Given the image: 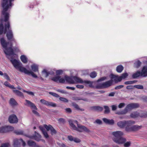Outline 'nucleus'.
<instances>
[{"mask_svg": "<svg viewBox=\"0 0 147 147\" xmlns=\"http://www.w3.org/2000/svg\"><path fill=\"white\" fill-rule=\"evenodd\" d=\"M134 87L138 89H143V86L142 85H135L134 86Z\"/></svg>", "mask_w": 147, "mask_h": 147, "instance_id": "obj_46", "label": "nucleus"}, {"mask_svg": "<svg viewBox=\"0 0 147 147\" xmlns=\"http://www.w3.org/2000/svg\"><path fill=\"white\" fill-rule=\"evenodd\" d=\"M134 123L135 121H134L124 120L118 122L117 123V125L120 128H125V130L126 131L127 128H129V127L131 126Z\"/></svg>", "mask_w": 147, "mask_h": 147, "instance_id": "obj_4", "label": "nucleus"}, {"mask_svg": "<svg viewBox=\"0 0 147 147\" xmlns=\"http://www.w3.org/2000/svg\"><path fill=\"white\" fill-rule=\"evenodd\" d=\"M74 122L77 124L78 126V127H76V128L74 130L81 132H82L84 131H85L87 132H90V130L86 127L78 124L77 121H74Z\"/></svg>", "mask_w": 147, "mask_h": 147, "instance_id": "obj_6", "label": "nucleus"}, {"mask_svg": "<svg viewBox=\"0 0 147 147\" xmlns=\"http://www.w3.org/2000/svg\"><path fill=\"white\" fill-rule=\"evenodd\" d=\"M125 109H126L127 112L128 110H131L133 109V107L131 104L130 103L128 105Z\"/></svg>", "mask_w": 147, "mask_h": 147, "instance_id": "obj_35", "label": "nucleus"}, {"mask_svg": "<svg viewBox=\"0 0 147 147\" xmlns=\"http://www.w3.org/2000/svg\"><path fill=\"white\" fill-rule=\"evenodd\" d=\"M106 77H103L102 78H100L99 79H98L97 80V82H99L100 81H102L104 80L105 79H106Z\"/></svg>", "mask_w": 147, "mask_h": 147, "instance_id": "obj_64", "label": "nucleus"}, {"mask_svg": "<svg viewBox=\"0 0 147 147\" xmlns=\"http://www.w3.org/2000/svg\"><path fill=\"white\" fill-rule=\"evenodd\" d=\"M42 73L45 74V77H47L49 74H53L54 73L52 71L47 72L45 69L43 70L42 71Z\"/></svg>", "mask_w": 147, "mask_h": 147, "instance_id": "obj_28", "label": "nucleus"}, {"mask_svg": "<svg viewBox=\"0 0 147 147\" xmlns=\"http://www.w3.org/2000/svg\"><path fill=\"white\" fill-rule=\"evenodd\" d=\"M42 133L45 137L46 138H49V136L48 134L46 131L43 132Z\"/></svg>", "mask_w": 147, "mask_h": 147, "instance_id": "obj_56", "label": "nucleus"}, {"mask_svg": "<svg viewBox=\"0 0 147 147\" xmlns=\"http://www.w3.org/2000/svg\"><path fill=\"white\" fill-rule=\"evenodd\" d=\"M104 108L105 109V113H108L110 112V110L109 107L107 106H104Z\"/></svg>", "mask_w": 147, "mask_h": 147, "instance_id": "obj_39", "label": "nucleus"}, {"mask_svg": "<svg viewBox=\"0 0 147 147\" xmlns=\"http://www.w3.org/2000/svg\"><path fill=\"white\" fill-rule=\"evenodd\" d=\"M22 143L23 146H24L26 144L22 139H18L17 138L14 139L13 140V145L14 147H19L20 146V142Z\"/></svg>", "mask_w": 147, "mask_h": 147, "instance_id": "obj_7", "label": "nucleus"}, {"mask_svg": "<svg viewBox=\"0 0 147 147\" xmlns=\"http://www.w3.org/2000/svg\"><path fill=\"white\" fill-rule=\"evenodd\" d=\"M130 116L134 118L138 117H139V113L137 111L133 112L131 114Z\"/></svg>", "mask_w": 147, "mask_h": 147, "instance_id": "obj_21", "label": "nucleus"}, {"mask_svg": "<svg viewBox=\"0 0 147 147\" xmlns=\"http://www.w3.org/2000/svg\"><path fill=\"white\" fill-rule=\"evenodd\" d=\"M73 141L77 143H79L80 142V139L77 138H74Z\"/></svg>", "mask_w": 147, "mask_h": 147, "instance_id": "obj_60", "label": "nucleus"}, {"mask_svg": "<svg viewBox=\"0 0 147 147\" xmlns=\"http://www.w3.org/2000/svg\"><path fill=\"white\" fill-rule=\"evenodd\" d=\"M44 127H45L47 131H49L50 130L51 133L52 135L56 134L57 133L56 130L54 128L50 125H48L45 124L44 125Z\"/></svg>", "mask_w": 147, "mask_h": 147, "instance_id": "obj_12", "label": "nucleus"}, {"mask_svg": "<svg viewBox=\"0 0 147 147\" xmlns=\"http://www.w3.org/2000/svg\"><path fill=\"white\" fill-rule=\"evenodd\" d=\"M25 101L26 102V103L24 104L25 105L30 107L32 109L37 110L38 108L34 103H33L30 101L27 100H25Z\"/></svg>", "mask_w": 147, "mask_h": 147, "instance_id": "obj_13", "label": "nucleus"}, {"mask_svg": "<svg viewBox=\"0 0 147 147\" xmlns=\"http://www.w3.org/2000/svg\"><path fill=\"white\" fill-rule=\"evenodd\" d=\"M0 41L2 47L5 49L4 50V52L6 55L7 58L9 59L10 56L14 54L13 49L12 48V43H11L10 47L8 48L7 46L9 42H6L4 38H0Z\"/></svg>", "mask_w": 147, "mask_h": 147, "instance_id": "obj_2", "label": "nucleus"}, {"mask_svg": "<svg viewBox=\"0 0 147 147\" xmlns=\"http://www.w3.org/2000/svg\"><path fill=\"white\" fill-rule=\"evenodd\" d=\"M84 83L89 84V86L90 87H91L92 84V83L91 81L88 80L84 81Z\"/></svg>", "mask_w": 147, "mask_h": 147, "instance_id": "obj_54", "label": "nucleus"}, {"mask_svg": "<svg viewBox=\"0 0 147 147\" xmlns=\"http://www.w3.org/2000/svg\"><path fill=\"white\" fill-rule=\"evenodd\" d=\"M58 121L59 123H64L65 122V119L62 118L59 119Z\"/></svg>", "mask_w": 147, "mask_h": 147, "instance_id": "obj_57", "label": "nucleus"}, {"mask_svg": "<svg viewBox=\"0 0 147 147\" xmlns=\"http://www.w3.org/2000/svg\"><path fill=\"white\" fill-rule=\"evenodd\" d=\"M112 134L113 136V141L116 143L119 144H123L126 141V139L122 137L123 134V133L121 131H114L112 133Z\"/></svg>", "mask_w": 147, "mask_h": 147, "instance_id": "obj_3", "label": "nucleus"}, {"mask_svg": "<svg viewBox=\"0 0 147 147\" xmlns=\"http://www.w3.org/2000/svg\"><path fill=\"white\" fill-rule=\"evenodd\" d=\"M113 80L111 79V80L103 83L104 88H107L111 86L113 84Z\"/></svg>", "mask_w": 147, "mask_h": 147, "instance_id": "obj_15", "label": "nucleus"}, {"mask_svg": "<svg viewBox=\"0 0 147 147\" xmlns=\"http://www.w3.org/2000/svg\"><path fill=\"white\" fill-rule=\"evenodd\" d=\"M65 78L66 81L69 83L73 84H74V81L73 79V76L70 77L68 76H65Z\"/></svg>", "mask_w": 147, "mask_h": 147, "instance_id": "obj_18", "label": "nucleus"}, {"mask_svg": "<svg viewBox=\"0 0 147 147\" xmlns=\"http://www.w3.org/2000/svg\"><path fill=\"white\" fill-rule=\"evenodd\" d=\"M123 67L121 65L118 66L116 68V71L118 73H121L123 70Z\"/></svg>", "mask_w": 147, "mask_h": 147, "instance_id": "obj_30", "label": "nucleus"}, {"mask_svg": "<svg viewBox=\"0 0 147 147\" xmlns=\"http://www.w3.org/2000/svg\"><path fill=\"white\" fill-rule=\"evenodd\" d=\"M20 59L24 63H26L28 61V59L26 56L24 55H22L20 57Z\"/></svg>", "mask_w": 147, "mask_h": 147, "instance_id": "obj_26", "label": "nucleus"}, {"mask_svg": "<svg viewBox=\"0 0 147 147\" xmlns=\"http://www.w3.org/2000/svg\"><path fill=\"white\" fill-rule=\"evenodd\" d=\"M31 68L33 71L34 72H38V66L37 65L34 64L31 65Z\"/></svg>", "mask_w": 147, "mask_h": 147, "instance_id": "obj_24", "label": "nucleus"}, {"mask_svg": "<svg viewBox=\"0 0 147 147\" xmlns=\"http://www.w3.org/2000/svg\"><path fill=\"white\" fill-rule=\"evenodd\" d=\"M124 147H129L131 144V142L130 141L125 142L124 143Z\"/></svg>", "mask_w": 147, "mask_h": 147, "instance_id": "obj_42", "label": "nucleus"}, {"mask_svg": "<svg viewBox=\"0 0 147 147\" xmlns=\"http://www.w3.org/2000/svg\"><path fill=\"white\" fill-rule=\"evenodd\" d=\"M142 127V126L141 125H134L132 126L129 127V128H127L126 131H136L141 129Z\"/></svg>", "mask_w": 147, "mask_h": 147, "instance_id": "obj_8", "label": "nucleus"}, {"mask_svg": "<svg viewBox=\"0 0 147 147\" xmlns=\"http://www.w3.org/2000/svg\"><path fill=\"white\" fill-rule=\"evenodd\" d=\"M49 93L51 95L53 96H55L56 97L58 98L59 97V96L58 94L56 93L50 92H49Z\"/></svg>", "mask_w": 147, "mask_h": 147, "instance_id": "obj_48", "label": "nucleus"}, {"mask_svg": "<svg viewBox=\"0 0 147 147\" xmlns=\"http://www.w3.org/2000/svg\"><path fill=\"white\" fill-rule=\"evenodd\" d=\"M97 76V74L95 71L92 72L90 74V77L92 78H95Z\"/></svg>", "mask_w": 147, "mask_h": 147, "instance_id": "obj_41", "label": "nucleus"}, {"mask_svg": "<svg viewBox=\"0 0 147 147\" xmlns=\"http://www.w3.org/2000/svg\"><path fill=\"white\" fill-rule=\"evenodd\" d=\"M10 104L12 106H15L18 105L17 102L15 100V99L12 98H11L9 100Z\"/></svg>", "mask_w": 147, "mask_h": 147, "instance_id": "obj_23", "label": "nucleus"}, {"mask_svg": "<svg viewBox=\"0 0 147 147\" xmlns=\"http://www.w3.org/2000/svg\"><path fill=\"white\" fill-rule=\"evenodd\" d=\"M112 111H114L116 110L117 109V107L115 105H113L111 106Z\"/></svg>", "mask_w": 147, "mask_h": 147, "instance_id": "obj_63", "label": "nucleus"}, {"mask_svg": "<svg viewBox=\"0 0 147 147\" xmlns=\"http://www.w3.org/2000/svg\"><path fill=\"white\" fill-rule=\"evenodd\" d=\"M15 133L17 135H22L23 134V131L21 130L15 131Z\"/></svg>", "mask_w": 147, "mask_h": 147, "instance_id": "obj_49", "label": "nucleus"}, {"mask_svg": "<svg viewBox=\"0 0 147 147\" xmlns=\"http://www.w3.org/2000/svg\"><path fill=\"white\" fill-rule=\"evenodd\" d=\"M10 61L13 65L14 67L16 69H18L20 71L23 72L25 69L26 68L23 67L22 65L19 61L15 59H13L11 58Z\"/></svg>", "mask_w": 147, "mask_h": 147, "instance_id": "obj_5", "label": "nucleus"}, {"mask_svg": "<svg viewBox=\"0 0 147 147\" xmlns=\"http://www.w3.org/2000/svg\"><path fill=\"white\" fill-rule=\"evenodd\" d=\"M141 76L145 77L147 76V67L146 66H144L140 71Z\"/></svg>", "mask_w": 147, "mask_h": 147, "instance_id": "obj_16", "label": "nucleus"}, {"mask_svg": "<svg viewBox=\"0 0 147 147\" xmlns=\"http://www.w3.org/2000/svg\"><path fill=\"white\" fill-rule=\"evenodd\" d=\"M37 110H36L34 109L32 110V113L36 115L37 116H40L39 113L36 111Z\"/></svg>", "mask_w": 147, "mask_h": 147, "instance_id": "obj_47", "label": "nucleus"}, {"mask_svg": "<svg viewBox=\"0 0 147 147\" xmlns=\"http://www.w3.org/2000/svg\"><path fill=\"white\" fill-rule=\"evenodd\" d=\"M125 104L124 103H121L118 105V107L119 108H121L124 107Z\"/></svg>", "mask_w": 147, "mask_h": 147, "instance_id": "obj_58", "label": "nucleus"}, {"mask_svg": "<svg viewBox=\"0 0 147 147\" xmlns=\"http://www.w3.org/2000/svg\"><path fill=\"white\" fill-rule=\"evenodd\" d=\"M110 78L111 79L113 80V81L114 80L115 83L118 82V76H116L114 75L113 74H111L110 76Z\"/></svg>", "mask_w": 147, "mask_h": 147, "instance_id": "obj_25", "label": "nucleus"}, {"mask_svg": "<svg viewBox=\"0 0 147 147\" xmlns=\"http://www.w3.org/2000/svg\"><path fill=\"white\" fill-rule=\"evenodd\" d=\"M103 121L106 124L110 125H113L114 123V121L112 119H109L107 118H104L102 119Z\"/></svg>", "mask_w": 147, "mask_h": 147, "instance_id": "obj_20", "label": "nucleus"}, {"mask_svg": "<svg viewBox=\"0 0 147 147\" xmlns=\"http://www.w3.org/2000/svg\"><path fill=\"white\" fill-rule=\"evenodd\" d=\"M127 113V110L126 109H124L123 110L121 111L117 112L116 113V114L117 115H122L125 114Z\"/></svg>", "mask_w": 147, "mask_h": 147, "instance_id": "obj_36", "label": "nucleus"}, {"mask_svg": "<svg viewBox=\"0 0 147 147\" xmlns=\"http://www.w3.org/2000/svg\"><path fill=\"white\" fill-rule=\"evenodd\" d=\"M95 88L96 89L104 88L103 83L98 84L95 86Z\"/></svg>", "mask_w": 147, "mask_h": 147, "instance_id": "obj_34", "label": "nucleus"}, {"mask_svg": "<svg viewBox=\"0 0 147 147\" xmlns=\"http://www.w3.org/2000/svg\"><path fill=\"white\" fill-rule=\"evenodd\" d=\"M14 0H3L2 3V6L3 8L2 14L3 17H2L0 19V35L7 33L6 36L7 39L9 40L13 41L16 42L11 28H10V22L9 20V14L7 12L9 9L11 8L12 5L11 2Z\"/></svg>", "mask_w": 147, "mask_h": 147, "instance_id": "obj_1", "label": "nucleus"}, {"mask_svg": "<svg viewBox=\"0 0 147 147\" xmlns=\"http://www.w3.org/2000/svg\"><path fill=\"white\" fill-rule=\"evenodd\" d=\"M139 117L142 118H146L147 117V112L146 111L142 112L139 113Z\"/></svg>", "mask_w": 147, "mask_h": 147, "instance_id": "obj_31", "label": "nucleus"}, {"mask_svg": "<svg viewBox=\"0 0 147 147\" xmlns=\"http://www.w3.org/2000/svg\"><path fill=\"white\" fill-rule=\"evenodd\" d=\"M73 79L74 81V83H84V81L78 77L73 76Z\"/></svg>", "mask_w": 147, "mask_h": 147, "instance_id": "obj_19", "label": "nucleus"}, {"mask_svg": "<svg viewBox=\"0 0 147 147\" xmlns=\"http://www.w3.org/2000/svg\"><path fill=\"white\" fill-rule=\"evenodd\" d=\"M3 76L5 79L8 80H10V79L9 76L6 73H4L3 74Z\"/></svg>", "mask_w": 147, "mask_h": 147, "instance_id": "obj_55", "label": "nucleus"}, {"mask_svg": "<svg viewBox=\"0 0 147 147\" xmlns=\"http://www.w3.org/2000/svg\"><path fill=\"white\" fill-rule=\"evenodd\" d=\"M141 64V62L139 60L137 61L134 63L135 67L136 68H138L140 66Z\"/></svg>", "mask_w": 147, "mask_h": 147, "instance_id": "obj_38", "label": "nucleus"}, {"mask_svg": "<svg viewBox=\"0 0 147 147\" xmlns=\"http://www.w3.org/2000/svg\"><path fill=\"white\" fill-rule=\"evenodd\" d=\"M34 132V136L31 137V138H33L37 141H40L41 140V136L36 131H35Z\"/></svg>", "mask_w": 147, "mask_h": 147, "instance_id": "obj_14", "label": "nucleus"}, {"mask_svg": "<svg viewBox=\"0 0 147 147\" xmlns=\"http://www.w3.org/2000/svg\"><path fill=\"white\" fill-rule=\"evenodd\" d=\"M94 123L100 125L102 123V121L100 119H97L94 122Z\"/></svg>", "mask_w": 147, "mask_h": 147, "instance_id": "obj_53", "label": "nucleus"}, {"mask_svg": "<svg viewBox=\"0 0 147 147\" xmlns=\"http://www.w3.org/2000/svg\"><path fill=\"white\" fill-rule=\"evenodd\" d=\"M5 127L6 132L12 131L14 129V128L13 127L11 126H5Z\"/></svg>", "mask_w": 147, "mask_h": 147, "instance_id": "obj_33", "label": "nucleus"}, {"mask_svg": "<svg viewBox=\"0 0 147 147\" xmlns=\"http://www.w3.org/2000/svg\"><path fill=\"white\" fill-rule=\"evenodd\" d=\"M91 108L93 110L99 111H101L103 109L102 107L99 106H93Z\"/></svg>", "mask_w": 147, "mask_h": 147, "instance_id": "obj_22", "label": "nucleus"}, {"mask_svg": "<svg viewBox=\"0 0 147 147\" xmlns=\"http://www.w3.org/2000/svg\"><path fill=\"white\" fill-rule=\"evenodd\" d=\"M134 86H132L131 85H128L127 86L126 88L129 90L132 89H134Z\"/></svg>", "mask_w": 147, "mask_h": 147, "instance_id": "obj_62", "label": "nucleus"}, {"mask_svg": "<svg viewBox=\"0 0 147 147\" xmlns=\"http://www.w3.org/2000/svg\"><path fill=\"white\" fill-rule=\"evenodd\" d=\"M139 76H141L140 71H137L132 75V77L134 78H136Z\"/></svg>", "mask_w": 147, "mask_h": 147, "instance_id": "obj_27", "label": "nucleus"}, {"mask_svg": "<svg viewBox=\"0 0 147 147\" xmlns=\"http://www.w3.org/2000/svg\"><path fill=\"white\" fill-rule=\"evenodd\" d=\"M25 69L26 70H25L23 72V73L28 75H30V74L33 78H37V76L34 74L32 71L28 70H27L26 68Z\"/></svg>", "mask_w": 147, "mask_h": 147, "instance_id": "obj_17", "label": "nucleus"}, {"mask_svg": "<svg viewBox=\"0 0 147 147\" xmlns=\"http://www.w3.org/2000/svg\"><path fill=\"white\" fill-rule=\"evenodd\" d=\"M27 143L28 145L30 147H34L36 146V143L31 140L28 141Z\"/></svg>", "mask_w": 147, "mask_h": 147, "instance_id": "obj_32", "label": "nucleus"}, {"mask_svg": "<svg viewBox=\"0 0 147 147\" xmlns=\"http://www.w3.org/2000/svg\"><path fill=\"white\" fill-rule=\"evenodd\" d=\"M23 91L24 92H25L30 95H32V96L34 95V92H32L26 91H25L24 90H23Z\"/></svg>", "mask_w": 147, "mask_h": 147, "instance_id": "obj_50", "label": "nucleus"}, {"mask_svg": "<svg viewBox=\"0 0 147 147\" xmlns=\"http://www.w3.org/2000/svg\"><path fill=\"white\" fill-rule=\"evenodd\" d=\"M59 99L61 101L65 102H67L68 101V100L67 99L64 97H60L59 98Z\"/></svg>", "mask_w": 147, "mask_h": 147, "instance_id": "obj_44", "label": "nucleus"}, {"mask_svg": "<svg viewBox=\"0 0 147 147\" xmlns=\"http://www.w3.org/2000/svg\"><path fill=\"white\" fill-rule=\"evenodd\" d=\"M13 92L18 96L21 97H24L23 94L20 91L17 90H13Z\"/></svg>", "mask_w": 147, "mask_h": 147, "instance_id": "obj_29", "label": "nucleus"}, {"mask_svg": "<svg viewBox=\"0 0 147 147\" xmlns=\"http://www.w3.org/2000/svg\"><path fill=\"white\" fill-rule=\"evenodd\" d=\"M51 80L55 82H58L61 83H64L65 80V78H61V76H59L52 78Z\"/></svg>", "mask_w": 147, "mask_h": 147, "instance_id": "obj_9", "label": "nucleus"}, {"mask_svg": "<svg viewBox=\"0 0 147 147\" xmlns=\"http://www.w3.org/2000/svg\"><path fill=\"white\" fill-rule=\"evenodd\" d=\"M124 86L123 85H120L116 86L115 88V90H118L121 88H123V87Z\"/></svg>", "mask_w": 147, "mask_h": 147, "instance_id": "obj_61", "label": "nucleus"}, {"mask_svg": "<svg viewBox=\"0 0 147 147\" xmlns=\"http://www.w3.org/2000/svg\"><path fill=\"white\" fill-rule=\"evenodd\" d=\"M8 120L11 123H16L18 121V119L17 116L14 114L10 115L9 117Z\"/></svg>", "mask_w": 147, "mask_h": 147, "instance_id": "obj_10", "label": "nucleus"}, {"mask_svg": "<svg viewBox=\"0 0 147 147\" xmlns=\"http://www.w3.org/2000/svg\"><path fill=\"white\" fill-rule=\"evenodd\" d=\"M132 106L133 107V108H136L139 107V105L137 103H131Z\"/></svg>", "mask_w": 147, "mask_h": 147, "instance_id": "obj_45", "label": "nucleus"}, {"mask_svg": "<svg viewBox=\"0 0 147 147\" xmlns=\"http://www.w3.org/2000/svg\"><path fill=\"white\" fill-rule=\"evenodd\" d=\"M0 133H6L5 127L0 128Z\"/></svg>", "mask_w": 147, "mask_h": 147, "instance_id": "obj_51", "label": "nucleus"}, {"mask_svg": "<svg viewBox=\"0 0 147 147\" xmlns=\"http://www.w3.org/2000/svg\"><path fill=\"white\" fill-rule=\"evenodd\" d=\"M73 106L77 109L80 110L81 111H83L84 110V109H80L79 108V106L76 103L73 104Z\"/></svg>", "mask_w": 147, "mask_h": 147, "instance_id": "obj_40", "label": "nucleus"}, {"mask_svg": "<svg viewBox=\"0 0 147 147\" xmlns=\"http://www.w3.org/2000/svg\"><path fill=\"white\" fill-rule=\"evenodd\" d=\"M40 102L41 103L47 106H51L53 107L56 106V105L55 103L47 101L44 99H41L40 100Z\"/></svg>", "mask_w": 147, "mask_h": 147, "instance_id": "obj_11", "label": "nucleus"}, {"mask_svg": "<svg viewBox=\"0 0 147 147\" xmlns=\"http://www.w3.org/2000/svg\"><path fill=\"white\" fill-rule=\"evenodd\" d=\"M128 76V74L127 73H125L123 74L121 76L122 77L123 79H124L126 78Z\"/></svg>", "mask_w": 147, "mask_h": 147, "instance_id": "obj_52", "label": "nucleus"}, {"mask_svg": "<svg viewBox=\"0 0 147 147\" xmlns=\"http://www.w3.org/2000/svg\"><path fill=\"white\" fill-rule=\"evenodd\" d=\"M10 146L9 143H6L2 144L1 146L0 147H9Z\"/></svg>", "mask_w": 147, "mask_h": 147, "instance_id": "obj_43", "label": "nucleus"}, {"mask_svg": "<svg viewBox=\"0 0 147 147\" xmlns=\"http://www.w3.org/2000/svg\"><path fill=\"white\" fill-rule=\"evenodd\" d=\"M69 125L71 128L74 130H75V129L76 128V126L74 124L72 121L71 120H70L69 121Z\"/></svg>", "mask_w": 147, "mask_h": 147, "instance_id": "obj_37", "label": "nucleus"}, {"mask_svg": "<svg viewBox=\"0 0 147 147\" xmlns=\"http://www.w3.org/2000/svg\"><path fill=\"white\" fill-rule=\"evenodd\" d=\"M63 73V71L61 70H59L56 71V74L57 75H59Z\"/></svg>", "mask_w": 147, "mask_h": 147, "instance_id": "obj_59", "label": "nucleus"}]
</instances>
